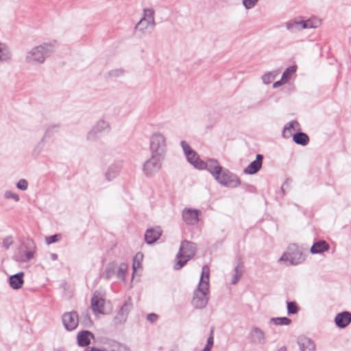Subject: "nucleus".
I'll return each mask as SVG.
<instances>
[{
    "mask_svg": "<svg viewBox=\"0 0 351 351\" xmlns=\"http://www.w3.org/2000/svg\"><path fill=\"white\" fill-rule=\"evenodd\" d=\"M56 41L44 43L27 50L25 58V63L31 66L43 64L46 58L54 51Z\"/></svg>",
    "mask_w": 351,
    "mask_h": 351,
    "instance_id": "obj_1",
    "label": "nucleus"
},
{
    "mask_svg": "<svg viewBox=\"0 0 351 351\" xmlns=\"http://www.w3.org/2000/svg\"><path fill=\"white\" fill-rule=\"evenodd\" d=\"M209 267L204 265L202 267V275L197 289L194 292L192 299V305L195 308H203L208 303L209 292Z\"/></svg>",
    "mask_w": 351,
    "mask_h": 351,
    "instance_id": "obj_2",
    "label": "nucleus"
},
{
    "mask_svg": "<svg viewBox=\"0 0 351 351\" xmlns=\"http://www.w3.org/2000/svg\"><path fill=\"white\" fill-rule=\"evenodd\" d=\"M196 250V245L194 243L186 240L183 241L176 256L174 269L178 270L184 267L195 256Z\"/></svg>",
    "mask_w": 351,
    "mask_h": 351,
    "instance_id": "obj_3",
    "label": "nucleus"
},
{
    "mask_svg": "<svg viewBox=\"0 0 351 351\" xmlns=\"http://www.w3.org/2000/svg\"><path fill=\"white\" fill-rule=\"evenodd\" d=\"M155 26V10L152 8H144L143 16L136 25L135 30L144 34L153 30Z\"/></svg>",
    "mask_w": 351,
    "mask_h": 351,
    "instance_id": "obj_4",
    "label": "nucleus"
},
{
    "mask_svg": "<svg viewBox=\"0 0 351 351\" xmlns=\"http://www.w3.org/2000/svg\"><path fill=\"white\" fill-rule=\"evenodd\" d=\"M149 147L152 154L164 157L167 151V140L165 135L158 132L154 133L150 137Z\"/></svg>",
    "mask_w": 351,
    "mask_h": 351,
    "instance_id": "obj_5",
    "label": "nucleus"
},
{
    "mask_svg": "<svg viewBox=\"0 0 351 351\" xmlns=\"http://www.w3.org/2000/svg\"><path fill=\"white\" fill-rule=\"evenodd\" d=\"M304 261L302 252L295 245H290L288 250L279 258V263H284L287 266L296 265Z\"/></svg>",
    "mask_w": 351,
    "mask_h": 351,
    "instance_id": "obj_6",
    "label": "nucleus"
},
{
    "mask_svg": "<svg viewBox=\"0 0 351 351\" xmlns=\"http://www.w3.org/2000/svg\"><path fill=\"white\" fill-rule=\"evenodd\" d=\"M214 178L219 184L227 187L236 188L241 184L240 179L237 176L223 168L221 173H218Z\"/></svg>",
    "mask_w": 351,
    "mask_h": 351,
    "instance_id": "obj_7",
    "label": "nucleus"
},
{
    "mask_svg": "<svg viewBox=\"0 0 351 351\" xmlns=\"http://www.w3.org/2000/svg\"><path fill=\"white\" fill-rule=\"evenodd\" d=\"M163 157L152 154L149 159L146 160L143 167L144 174L147 176H153L162 167Z\"/></svg>",
    "mask_w": 351,
    "mask_h": 351,
    "instance_id": "obj_8",
    "label": "nucleus"
},
{
    "mask_svg": "<svg viewBox=\"0 0 351 351\" xmlns=\"http://www.w3.org/2000/svg\"><path fill=\"white\" fill-rule=\"evenodd\" d=\"M181 147L186 156L187 160L191 165L198 169L204 167V161L199 158L197 152L186 141H182L181 142Z\"/></svg>",
    "mask_w": 351,
    "mask_h": 351,
    "instance_id": "obj_9",
    "label": "nucleus"
},
{
    "mask_svg": "<svg viewBox=\"0 0 351 351\" xmlns=\"http://www.w3.org/2000/svg\"><path fill=\"white\" fill-rule=\"evenodd\" d=\"M105 299L100 292L95 291L91 299V306L95 313H104Z\"/></svg>",
    "mask_w": 351,
    "mask_h": 351,
    "instance_id": "obj_10",
    "label": "nucleus"
},
{
    "mask_svg": "<svg viewBox=\"0 0 351 351\" xmlns=\"http://www.w3.org/2000/svg\"><path fill=\"white\" fill-rule=\"evenodd\" d=\"M78 322V315L76 312L65 313L62 315V323L67 330L76 328Z\"/></svg>",
    "mask_w": 351,
    "mask_h": 351,
    "instance_id": "obj_11",
    "label": "nucleus"
},
{
    "mask_svg": "<svg viewBox=\"0 0 351 351\" xmlns=\"http://www.w3.org/2000/svg\"><path fill=\"white\" fill-rule=\"evenodd\" d=\"M200 211L196 209L187 208L182 212V218L189 225H195L199 221Z\"/></svg>",
    "mask_w": 351,
    "mask_h": 351,
    "instance_id": "obj_12",
    "label": "nucleus"
},
{
    "mask_svg": "<svg viewBox=\"0 0 351 351\" xmlns=\"http://www.w3.org/2000/svg\"><path fill=\"white\" fill-rule=\"evenodd\" d=\"M252 343L257 345H263L266 342L265 332L258 327H253L249 334Z\"/></svg>",
    "mask_w": 351,
    "mask_h": 351,
    "instance_id": "obj_13",
    "label": "nucleus"
},
{
    "mask_svg": "<svg viewBox=\"0 0 351 351\" xmlns=\"http://www.w3.org/2000/svg\"><path fill=\"white\" fill-rule=\"evenodd\" d=\"M222 167L219 162L215 159H208L206 162L204 161V167L199 168L200 170L207 169L215 178L218 173H221Z\"/></svg>",
    "mask_w": 351,
    "mask_h": 351,
    "instance_id": "obj_14",
    "label": "nucleus"
},
{
    "mask_svg": "<svg viewBox=\"0 0 351 351\" xmlns=\"http://www.w3.org/2000/svg\"><path fill=\"white\" fill-rule=\"evenodd\" d=\"M263 156L261 154H257L256 160L252 161L245 169V174L252 175L257 173L262 167Z\"/></svg>",
    "mask_w": 351,
    "mask_h": 351,
    "instance_id": "obj_15",
    "label": "nucleus"
},
{
    "mask_svg": "<svg viewBox=\"0 0 351 351\" xmlns=\"http://www.w3.org/2000/svg\"><path fill=\"white\" fill-rule=\"evenodd\" d=\"M335 322L339 328H346L351 322V313L348 311L338 313L335 318Z\"/></svg>",
    "mask_w": 351,
    "mask_h": 351,
    "instance_id": "obj_16",
    "label": "nucleus"
},
{
    "mask_svg": "<svg viewBox=\"0 0 351 351\" xmlns=\"http://www.w3.org/2000/svg\"><path fill=\"white\" fill-rule=\"evenodd\" d=\"M162 230L160 227H156L147 230L145 234V240L147 244L155 243L161 236Z\"/></svg>",
    "mask_w": 351,
    "mask_h": 351,
    "instance_id": "obj_17",
    "label": "nucleus"
},
{
    "mask_svg": "<svg viewBox=\"0 0 351 351\" xmlns=\"http://www.w3.org/2000/svg\"><path fill=\"white\" fill-rule=\"evenodd\" d=\"M110 128L108 123L104 120L99 121L97 124L93 128L92 130L88 134L87 138L92 139L95 137V134L105 130H108Z\"/></svg>",
    "mask_w": 351,
    "mask_h": 351,
    "instance_id": "obj_18",
    "label": "nucleus"
},
{
    "mask_svg": "<svg viewBox=\"0 0 351 351\" xmlns=\"http://www.w3.org/2000/svg\"><path fill=\"white\" fill-rule=\"evenodd\" d=\"M23 276H24L23 272H19L18 274L11 276L9 278L10 286L13 289H21L24 283Z\"/></svg>",
    "mask_w": 351,
    "mask_h": 351,
    "instance_id": "obj_19",
    "label": "nucleus"
},
{
    "mask_svg": "<svg viewBox=\"0 0 351 351\" xmlns=\"http://www.w3.org/2000/svg\"><path fill=\"white\" fill-rule=\"evenodd\" d=\"M132 309V304L130 303L125 302L119 311L115 320L117 323L121 324L126 320L127 316Z\"/></svg>",
    "mask_w": 351,
    "mask_h": 351,
    "instance_id": "obj_20",
    "label": "nucleus"
},
{
    "mask_svg": "<svg viewBox=\"0 0 351 351\" xmlns=\"http://www.w3.org/2000/svg\"><path fill=\"white\" fill-rule=\"evenodd\" d=\"M102 343L107 346L106 348L108 350L114 349L116 351H129V350L125 346L121 345L119 343L111 339H103Z\"/></svg>",
    "mask_w": 351,
    "mask_h": 351,
    "instance_id": "obj_21",
    "label": "nucleus"
},
{
    "mask_svg": "<svg viewBox=\"0 0 351 351\" xmlns=\"http://www.w3.org/2000/svg\"><path fill=\"white\" fill-rule=\"evenodd\" d=\"M329 245L323 240L317 241L311 247L310 252L312 254H321L329 250Z\"/></svg>",
    "mask_w": 351,
    "mask_h": 351,
    "instance_id": "obj_22",
    "label": "nucleus"
},
{
    "mask_svg": "<svg viewBox=\"0 0 351 351\" xmlns=\"http://www.w3.org/2000/svg\"><path fill=\"white\" fill-rule=\"evenodd\" d=\"M12 59V52L4 43H0V62H6Z\"/></svg>",
    "mask_w": 351,
    "mask_h": 351,
    "instance_id": "obj_23",
    "label": "nucleus"
},
{
    "mask_svg": "<svg viewBox=\"0 0 351 351\" xmlns=\"http://www.w3.org/2000/svg\"><path fill=\"white\" fill-rule=\"evenodd\" d=\"M90 337L93 338V335L87 330L82 331L77 335V342L80 346H86L90 343Z\"/></svg>",
    "mask_w": 351,
    "mask_h": 351,
    "instance_id": "obj_24",
    "label": "nucleus"
},
{
    "mask_svg": "<svg viewBox=\"0 0 351 351\" xmlns=\"http://www.w3.org/2000/svg\"><path fill=\"white\" fill-rule=\"evenodd\" d=\"M244 271L243 263L241 259L238 260L237 264L234 267V274L232 276V284L235 285L241 278Z\"/></svg>",
    "mask_w": 351,
    "mask_h": 351,
    "instance_id": "obj_25",
    "label": "nucleus"
},
{
    "mask_svg": "<svg viewBox=\"0 0 351 351\" xmlns=\"http://www.w3.org/2000/svg\"><path fill=\"white\" fill-rule=\"evenodd\" d=\"M302 25V20L298 18L287 22L286 23V27L288 30L291 31V32H296L304 29L303 27H301Z\"/></svg>",
    "mask_w": 351,
    "mask_h": 351,
    "instance_id": "obj_26",
    "label": "nucleus"
},
{
    "mask_svg": "<svg viewBox=\"0 0 351 351\" xmlns=\"http://www.w3.org/2000/svg\"><path fill=\"white\" fill-rule=\"evenodd\" d=\"M299 123L296 121H291L284 128L282 135L285 138H289L291 134V131L299 130Z\"/></svg>",
    "mask_w": 351,
    "mask_h": 351,
    "instance_id": "obj_27",
    "label": "nucleus"
},
{
    "mask_svg": "<svg viewBox=\"0 0 351 351\" xmlns=\"http://www.w3.org/2000/svg\"><path fill=\"white\" fill-rule=\"evenodd\" d=\"M321 20L317 17H311L307 20H302L303 29L317 28L321 25Z\"/></svg>",
    "mask_w": 351,
    "mask_h": 351,
    "instance_id": "obj_28",
    "label": "nucleus"
},
{
    "mask_svg": "<svg viewBox=\"0 0 351 351\" xmlns=\"http://www.w3.org/2000/svg\"><path fill=\"white\" fill-rule=\"evenodd\" d=\"M299 344L302 351H315V346L309 339H301L299 341Z\"/></svg>",
    "mask_w": 351,
    "mask_h": 351,
    "instance_id": "obj_29",
    "label": "nucleus"
},
{
    "mask_svg": "<svg viewBox=\"0 0 351 351\" xmlns=\"http://www.w3.org/2000/svg\"><path fill=\"white\" fill-rule=\"evenodd\" d=\"M293 141L298 145H306L309 142V138L307 134L303 132H297L293 136Z\"/></svg>",
    "mask_w": 351,
    "mask_h": 351,
    "instance_id": "obj_30",
    "label": "nucleus"
},
{
    "mask_svg": "<svg viewBox=\"0 0 351 351\" xmlns=\"http://www.w3.org/2000/svg\"><path fill=\"white\" fill-rule=\"evenodd\" d=\"M121 169L120 165H114L109 167L108 171L106 173V177L108 180H111L112 178H115Z\"/></svg>",
    "mask_w": 351,
    "mask_h": 351,
    "instance_id": "obj_31",
    "label": "nucleus"
},
{
    "mask_svg": "<svg viewBox=\"0 0 351 351\" xmlns=\"http://www.w3.org/2000/svg\"><path fill=\"white\" fill-rule=\"evenodd\" d=\"M116 273V267L114 264H109L107 265L102 276L106 279H110Z\"/></svg>",
    "mask_w": 351,
    "mask_h": 351,
    "instance_id": "obj_32",
    "label": "nucleus"
},
{
    "mask_svg": "<svg viewBox=\"0 0 351 351\" xmlns=\"http://www.w3.org/2000/svg\"><path fill=\"white\" fill-rule=\"evenodd\" d=\"M296 66H291L288 67L282 73V80L284 82H288V80L291 78V75L296 71Z\"/></svg>",
    "mask_w": 351,
    "mask_h": 351,
    "instance_id": "obj_33",
    "label": "nucleus"
},
{
    "mask_svg": "<svg viewBox=\"0 0 351 351\" xmlns=\"http://www.w3.org/2000/svg\"><path fill=\"white\" fill-rule=\"evenodd\" d=\"M143 258V254L141 252H138L133 259V270L136 271L138 269L141 267V262Z\"/></svg>",
    "mask_w": 351,
    "mask_h": 351,
    "instance_id": "obj_34",
    "label": "nucleus"
},
{
    "mask_svg": "<svg viewBox=\"0 0 351 351\" xmlns=\"http://www.w3.org/2000/svg\"><path fill=\"white\" fill-rule=\"evenodd\" d=\"M271 322L274 323L275 325H285L288 326L291 324V320L289 318L283 317H273L271 319Z\"/></svg>",
    "mask_w": 351,
    "mask_h": 351,
    "instance_id": "obj_35",
    "label": "nucleus"
},
{
    "mask_svg": "<svg viewBox=\"0 0 351 351\" xmlns=\"http://www.w3.org/2000/svg\"><path fill=\"white\" fill-rule=\"evenodd\" d=\"M278 74L277 71H272L267 73H265L262 76V80L264 84H270L276 77V76Z\"/></svg>",
    "mask_w": 351,
    "mask_h": 351,
    "instance_id": "obj_36",
    "label": "nucleus"
},
{
    "mask_svg": "<svg viewBox=\"0 0 351 351\" xmlns=\"http://www.w3.org/2000/svg\"><path fill=\"white\" fill-rule=\"evenodd\" d=\"M128 269V266L125 263H122L120 265V266L118 268V270L117 271V276L118 278L122 280L123 281L125 280V275L126 274Z\"/></svg>",
    "mask_w": 351,
    "mask_h": 351,
    "instance_id": "obj_37",
    "label": "nucleus"
},
{
    "mask_svg": "<svg viewBox=\"0 0 351 351\" xmlns=\"http://www.w3.org/2000/svg\"><path fill=\"white\" fill-rule=\"evenodd\" d=\"M287 312L289 315L296 314L298 311V307L294 302H287Z\"/></svg>",
    "mask_w": 351,
    "mask_h": 351,
    "instance_id": "obj_38",
    "label": "nucleus"
},
{
    "mask_svg": "<svg viewBox=\"0 0 351 351\" xmlns=\"http://www.w3.org/2000/svg\"><path fill=\"white\" fill-rule=\"evenodd\" d=\"M62 238V235L60 234H56L52 236L47 237L45 238L46 243L48 245L52 244L53 243L59 241Z\"/></svg>",
    "mask_w": 351,
    "mask_h": 351,
    "instance_id": "obj_39",
    "label": "nucleus"
},
{
    "mask_svg": "<svg viewBox=\"0 0 351 351\" xmlns=\"http://www.w3.org/2000/svg\"><path fill=\"white\" fill-rule=\"evenodd\" d=\"M258 0H243V4L247 10L251 9L255 6Z\"/></svg>",
    "mask_w": 351,
    "mask_h": 351,
    "instance_id": "obj_40",
    "label": "nucleus"
},
{
    "mask_svg": "<svg viewBox=\"0 0 351 351\" xmlns=\"http://www.w3.org/2000/svg\"><path fill=\"white\" fill-rule=\"evenodd\" d=\"M4 197L7 199H13L15 202H18L19 200V196L12 191H5L4 194Z\"/></svg>",
    "mask_w": 351,
    "mask_h": 351,
    "instance_id": "obj_41",
    "label": "nucleus"
},
{
    "mask_svg": "<svg viewBox=\"0 0 351 351\" xmlns=\"http://www.w3.org/2000/svg\"><path fill=\"white\" fill-rule=\"evenodd\" d=\"M58 131V125H51L50 127H49L46 132H45V135L46 136H51L53 135V132H56Z\"/></svg>",
    "mask_w": 351,
    "mask_h": 351,
    "instance_id": "obj_42",
    "label": "nucleus"
},
{
    "mask_svg": "<svg viewBox=\"0 0 351 351\" xmlns=\"http://www.w3.org/2000/svg\"><path fill=\"white\" fill-rule=\"evenodd\" d=\"M27 186H28L27 181L25 179L20 180L16 184L17 188L21 190H23V191L26 190L27 188Z\"/></svg>",
    "mask_w": 351,
    "mask_h": 351,
    "instance_id": "obj_43",
    "label": "nucleus"
},
{
    "mask_svg": "<svg viewBox=\"0 0 351 351\" xmlns=\"http://www.w3.org/2000/svg\"><path fill=\"white\" fill-rule=\"evenodd\" d=\"M214 343V338L213 336V332H211L210 337L207 339L206 345L204 348L208 349V351H210Z\"/></svg>",
    "mask_w": 351,
    "mask_h": 351,
    "instance_id": "obj_44",
    "label": "nucleus"
},
{
    "mask_svg": "<svg viewBox=\"0 0 351 351\" xmlns=\"http://www.w3.org/2000/svg\"><path fill=\"white\" fill-rule=\"evenodd\" d=\"M12 238L11 237H8L3 239V245L5 249H8L12 245Z\"/></svg>",
    "mask_w": 351,
    "mask_h": 351,
    "instance_id": "obj_45",
    "label": "nucleus"
},
{
    "mask_svg": "<svg viewBox=\"0 0 351 351\" xmlns=\"http://www.w3.org/2000/svg\"><path fill=\"white\" fill-rule=\"evenodd\" d=\"M123 74V70L121 69L112 70L109 72V75L114 77H119Z\"/></svg>",
    "mask_w": 351,
    "mask_h": 351,
    "instance_id": "obj_46",
    "label": "nucleus"
},
{
    "mask_svg": "<svg viewBox=\"0 0 351 351\" xmlns=\"http://www.w3.org/2000/svg\"><path fill=\"white\" fill-rule=\"evenodd\" d=\"M158 318V315L154 313H150L147 315V319L151 323L154 322Z\"/></svg>",
    "mask_w": 351,
    "mask_h": 351,
    "instance_id": "obj_47",
    "label": "nucleus"
},
{
    "mask_svg": "<svg viewBox=\"0 0 351 351\" xmlns=\"http://www.w3.org/2000/svg\"><path fill=\"white\" fill-rule=\"evenodd\" d=\"M25 256H26V259H24L23 261L30 260L33 258L34 253L32 252H27L26 253Z\"/></svg>",
    "mask_w": 351,
    "mask_h": 351,
    "instance_id": "obj_48",
    "label": "nucleus"
},
{
    "mask_svg": "<svg viewBox=\"0 0 351 351\" xmlns=\"http://www.w3.org/2000/svg\"><path fill=\"white\" fill-rule=\"evenodd\" d=\"M285 82L281 79L280 80L274 82V84H273V87L274 88H278V87H279L280 86H281Z\"/></svg>",
    "mask_w": 351,
    "mask_h": 351,
    "instance_id": "obj_49",
    "label": "nucleus"
},
{
    "mask_svg": "<svg viewBox=\"0 0 351 351\" xmlns=\"http://www.w3.org/2000/svg\"><path fill=\"white\" fill-rule=\"evenodd\" d=\"M51 258L53 261H56L58 258V256L56 254H51Z\"/></svg>",
    "mask_w": 351,
    "mask_h": 351,
    "instance_id": "obj_50",
    "label": "nucleus"
},
{
    "mask_svg": "<svg viewBox=\"0 0 351 351\" xmlns=\"http://www.w3.org/2000/svg\"><path fill=\"white\" fill-rule=\"evenodd\" d=\"M84 315L86 319H87L88 321H90V317H89L88 313H84Z\"/></svg>",
    "mask_w": 351,
    "mask_h": 351,
    "instance_id": "obj_51",
    "label": "nucleus"
},
{
    "mask_svg": "<svg viewBox=\"0 0 351 351\" xmlns=\"http://www.w3.org/2000/svg\"><path fill=\"white\" fill-rule=\"evenodd\" d=\"M278 351H287V349L285 346H283L279 348Z\"/></svg>",
    "mask_w": 351,
    "mask_h": 351,
    "instance_id": "obj_52",
    "label": "nucleus"
},
{
    "mask_svg": "<svg viewBox=\"0 0 351 351\" xmlns=\"http://www.w3.org/2000/svg\"><path fill=\"white\" fill-rule=\"evenodd\" d=\"M202 351H208V349H207V348H204Z\"/></svg>",
    "mask_w": 351,
    "mask_h": 351,
    "instance_id": "obj_53",
    "label": "nucleus"
},
{
    "mask_svg": "<svg viewBox=\"0 0 351 351\" xmlns=\"http://www.w3.org/2000/svg\"><path fill=\"white\" fill-rule=\"evenodd\" d=\"M285 183L282 186V190L283 191V188H284V186H285Z\"/></svg>",
    "mask_w": 351,
    "mask_h": 351,
    "instance_id": "obj_54",
    "label": "nucleus"
}]
</instances>
